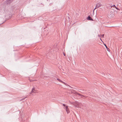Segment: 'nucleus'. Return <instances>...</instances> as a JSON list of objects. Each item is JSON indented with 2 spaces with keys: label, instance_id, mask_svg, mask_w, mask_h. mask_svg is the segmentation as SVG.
<instances>
[{
  "label": "nucleus",
  "instance_id": "nucleus-9",
  "mask_svg": "<svg viewBox=\"0 0 122 122\" xmlns=\"http://www.w3.org/2000/svg\"><path fill=\"white\" fill-rule=\"evenodd\" d=\"M27 97H25L24 98H23L22 99H21V100L22 101V100H24L25 98H26Z\"/></svg>",
  "mask_w": 122,
  "mask_h": 122
},
{
  "label": "nucleus",
  "instance_id": "nucleus-19",
  "mask_svg": "<svg viewBox=\"0 0 122 122\" xmlns=\"http://www.w3.org/2000/svg\"><path fill=\"white\" fill-rule=\"evenodd\" d=\"M100 39L101 40V41H102V40L101 39V38H100Z\"/></svg>",
  "mask_w": 122,
  "mask_h": 122
},
{
  "label": "nucleus",
  "instance_id": "nucleus-8",
  "mask_svg": "<svg viewBox=\"0 0 122 122\" xmlns=\"http://www.w3.org/2000/svg\"><path fill=\"white\" fill-rule=\"evenodd\" d=\"M78 95L79 96H81V97H84L83 95H81L79 93L78 94Z\"/></svg>",
  "mask_w": 122,
  "mask_h": 122
},
{
  "label": "nucleus",
  "instance_id": "nucleus-15",
  "mask_svg": "<svg viewBox=\"0 0 122 122\" xmlns=\"http://www.w3.org/2000/svg\"><path fill=\"white\" fill-rule=\"evenodd\" d=\"M63 106H64V107H65V104H63Z\"/></svg>",
  "mask_w": 122,
  "mask_h": 122
},
{
  "label": "nucleus",
  "instance_id": "nucleus-1",
  "mask_svg": "<svg viewBox=\"0 0 122 122\" xmlns=\"http://www.w3.org/2000/svg\"><path fill=\"white\" fill-rule=\"evenodd\" d=\"M75 105L77 107H81V105L82 104L78 102H76L75 104Z\"/></svg>",
  "mask_w": 122,
  "mask_h": 122
},
{
  "label": "nucleus",
  "instance_id": "nucleus-4",
  "mask_svg": "<svg viewBox=\"0 0 122 122\" xmlns=\"http://www.w3.org/2000/svg\"><path fill=\"white\" fill-rule=\"evenodd\" d=\"M66 109L67 113H68L69 112L68 106H66Z\"/></svg>",
  "mask_w": 122,
  "mask_h": 122
},
{
  "label": "nucleus",
  "instance_id": "nucleus-6",
  "mask_svg": "<svg viewBox=\"0 0 122 122\" xmlns=\"http://www.w3.org/2000/svg\"><path fill=\"white\" fill-rule=\"evenodd\" d=\"M13 0H7V4H9L12 2Z\"/></svg>",
  "mask_w": 122,
  "mask_h": 122
},
{
  "label": "nucleus",
  "instance_id": "nucleus-16",
  "mask_svg": "<svg viewBox=\"0 0 122 122\" xmlns=\"http://www.w3.org/2000/svg\"><path fill=\"white\" fill-rule=\"evenodd\" d=\"M105 46L107 49L108 48L107 47V46L106 45H105Z\"/></svg>",
  "mask_w": 122,
  "mask_h": 122
},
{
  "label": "nucleus",
  "instance_id": "nucleus-10",
  "mask_svg": "<svg viewBox=\"0 0 122 122\" xmlns=\"http://www.w3.org/2000/svg\"><path fill=\"white\" fill-rule=\"evenodd\" d=\"M7 10H5V13L6 14H7L8 13L9 14H10L9 13V12H8V13H7Z\"/></svg>",
  "mask_w": 122,
  "mask_h": 122
},
{
  "label": "nucleus",
  "instance_id": "nucleus-13",
  "mask_svg": "<svg viewBox=\"0 0 122 122\" xmlns=\"http://www.w3.org/2000/svg\"><path fill=\"white\" fill-rule=\"evenodd\" d=\"M115 8H116V9H117V10H119V9L118 8H117V7H116V6H115Z\"/></svg>",
  "mask_w": 122,
  "mask_h": 122
},
{
  "label": "nucleus",
  "instance_id": "nucleus-17",
  "mask_svg": "<svg viewBox=\"0 0 122 122\" xmlns=\"http://www.w3.org/2000/svg\"><path fill=\"white\" fill-rule=\"evenodd\" d=\"M63 55H64L65 56V53H63Z\"/></svg>",
  "mask_w": 122,
  "mask_h": 122
},
{
  "label": "nucleus",
  "instance_id": "nucleus-7",
  "mask_svg": "<svg viewBox=\"0 0 122 122\" xmlns=\"http://www.w3.org/2000/svg\"><path fill=\"white\" fill-rule=\"evenodd\" d=\"M57 80H58L59 81L63 83H64V84H66L65 83L63 82L61 80H60V79L59 78H57Z\"/></svg>",
  "mask_w": 122,
  "mask_h": 122
},
{
  "label": "nucleus",
  "instance_id": "nucleus-11",
  "mask_svg": "<svg viewBox=\"0 0 122 122\" xmlns=\"http://www.w3.org/2000/svg\"><path fill=\"white\" fill-rule=\"evenodd\" d=\"M101 37H103V36H104V34H103V35H101Z\"/></svg>",
  "mask_w": 122,
  "mask_h": 122
},
{
  "label": "nucleus",
  "instance_id": "nucleus-5",
  "mask_svg": "<svg viewBox=\"0 0 122 122\" xmlns=\"http://www.w3.org/2000/svg\"><path fill=\"white\" fill-rule=\"evenodd\" d=\"M87 19L88 20H93V19L91 18L89 16L87 17Z\"/></svg>",
  "mask_w": 122,
  "mask_h": 122
},
{
  "label": "nucleus",
  "instance_id": "nucleus-20",
  "mask_svg": "<svg viewBox=\"0 0 122 122\" xmlns=\"http://www.w3.org/2000/svg\"><path fill=\"white\" fill-rule=\"evenodd\" d=\"M104 45L105 46V45H106L105 44H104Z\"/></svg>",
  "mask_w": 122,
  "mask_h": 122
},
{
  "label": "nucleus",
  "instance_id": "nucleus-14",
  "mask_svg": "<svg viewBox=\"0 0 122 122\" xmlns=\"http://www.w3.org/2000/svg\"><path fill=\"white\" fill-rule=\"evenodd\" d=\"M110 14H109L108 15L109 16V17H111V16H110Z\"/></svg>",
  "mask_w": 122,
  "mask_h": 122
},
{
  "label": "nucleus",
  "instance_id": "nucleus-12",
  "mask_svg": "<svg viewBox=\"0 0 122 122\" xmlns=\"http://www.w3.org/2000/svg\"><path fill=\"white\" fill-rule=\"evenodd\" d=\"M98 37H101V35H98Z\"/></svg>",
  "mask_w": 122,
  "mask_h": 122
},
{
  "label": "nucleus",
  "instance_id": "nucleus-3",
  "mask_svg": "<svg viewBox=\"0 0 122 122\" xmlns=\"http://www.w3.org/2000/svg\"><path fill=\"white\" fill-rule=\"evenodd\" d=\"M101 6V4L99 3H98L97 4L96 6V7L94 9V10L95 9H97L99 7H100ZM93 12H94V11H93Z\"/></svg>",
  "mask_w": 122,
  "mask_h": 122
},
{
  "label": "nucleus",
  "instance_id": "nucleus-2",
  "mask_svg": "<svg viewBox=\"0 0 122 122\" xmlns=\"http://www.w3.org/2000/svg\"><path fill=\"white\" fill-rule=\"evenodd\" d=\"M32 93H37L36 89L34 87L32 88L31 91L29 93L30 94H31Z\"/></svg>",
  "mask_w": 122,
  "mask_h": 122
},
{
  "label": "nucleus",
  "instance_id": "nucleus-18",
  "mask_svg": "<svg viewBox=\"0 0 122 122\" xmlns=\"http://www.w3.org/2000/svg\"><path fill=\"white\" fill-rule=\"evenodd\" d=\"M113 6H114L115 7V6H115V5H113Z\"/></svg>",
  "mask_w": 122,
  "mask_h": 122
}]
</instances>
